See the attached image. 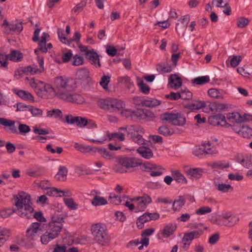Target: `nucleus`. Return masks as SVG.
<instances>
[{"instance_id":"f257e3e1","label":"nucleus","mask_w":252,"mask_h":252,"mask_svg":"<svg viewBox=\"0 0 252 252\" xmlns=\"http://www.w3.org/2000/svg\"><path fill=\"white\" fill-rule=\"evenodd\" d=\"M39 88L36 93L41 97L52 98L56 95L60 99L67 102L81 104L84 102V98L80 94L72 93L75 88V82L72 79L64 78L62 76L56 78V89L49 84L39 81Z\"/></svg>"},{"instance_id":"f03ea898","label":"nucleus","mask_w":252,"mask_h":252,"mask_svg":"<svg viewBox=\"0 0 252 252\" xmlns=\"http://www.w3.org/2000/svg\"><path fill=\"white\" fill-rule=\"evenodd\" d=\"M14 205L16 209L8 208L0 211V216L3 218L9 217L14 213H16L19 216L26 219H31L34 209L32 206L31 196L27 193L21 191L13 196Z\"/></svg>"},{"instance_id":"7ed1b4c3","label":"nucleus","mask_w":252,"mask_h":252,"mask_svg":"<svg viewBox=\"0 0 252 252\" xmlns=\"http://www.w3.org/2000/svg\"><path fill=\"white\" fill-rule=\"evenodd\" d=\"M91 231L96 242L101 246H106L110 242V238L108 235L105 225L97 223L91 226Z\"/></svg>"},{"instance_id":"20e7f679","label":"nucleus","mask_w":252,"mask_h":252,"mask_svg":"<svg viewBox=\"0 0 252 252\" xmlns=\"http://www.w3.org/2000/svg\"><path fill=\"white\" fill-rule=\"evenodd\" d=\"M99 106L106 110L110 112L119 111L125 106L124 101L116 98H108L101 99L98 101Z\"/></svg>"},{"instance_id":"39448f33","label":"nucleus","mask_w":252,"mask_h":252,"mask_svg":"<svg viewBox=\"0 0 252 252\" xmlns=\"http://www.w3.org/2000/svg\"><path fill=\"white\" fill-rule=\"evenodd\" d=\"M62 229L60 225L48 223L45 232L40 236L42 244L46 245L50 241L57 238Z\"/></svg>"},{"instance_id":"423d86ee","label":"nucleus","mask_w":252,"mask_h":252,"mask_svg":"<svg viewBox=\"0 0 252 252\" xmlns=\"http://www.w3.org/2000/svg\"><path fill=\"white\" fill-rule=\"evenodd\" d=\"M163 121L169 122L172 125L183 126L186 123L185 116L178 112H166L163 113L161 116Z\"/></svg>"},{"instance_id":"0eeeda50","label":"nucleus","mask_w":252,"mask_h":252,"mask_svg":"<svg viewBox=\"0 0 252 252\" xmlns=\"http://www.w3.org/2000/svg\"><path fill=\"white\" fill-rule=\"evenodd\" d=\"M79 48L82 52L84 53L85 57L89 60L92 64L96 67L101 66L99 56L96 51L93 49H89L88 46L80 45Z\"/></svg>"},{"instance_id":"6e6552de","label":"nucleus","mask_w":252,"mask_h":252,"mask_svg":"<svg viewBox=\"0 0 252 252\" xmlns=\"http://www.w3.org/2000/svg\"><path fill=\"white\" fill-rule=\"evenodd\" d=\"M141 169L145 172L150 173L152 177L159 176L163 174L165 169L160 165L146 162L141 164Z\"/></svg>"},{"instance_id":"1a4fd4ad","label":"nucleus","mask_w":252,"mask_h":252,"mask_svg":"<svg viewBox=\"0 0 252 252\" xmlns=\"http://www.w3.org/2000/svg\"><path fill=\"white\" fill-rule=\"evenodd\" d=\"M131 201L135 202L136 209L135 213L144 211L148 204L152 202V199L150 195L147 194H143L141 196H136L131 199Z\"/></svg>"},{"instance_id":"9d476101","label":"nucleus","mask_w":252,"mask_h":252,"mask_svg":"<svg viewBox=\"0 0 252 252\" xmlns=\"http://www.w3.org/2000/svg\"><path fill=\"white\" fill-rule=\"evenodd\" d=\"M218 221L219 224L230 227L239 221V218L230 212H226L222 214Z\"/></svg>"},{"instance_id":"9b49d317","label":"nucleus","mask_w":252,"mask_h":252,"mask_svg":"<svg viewBox=\"0 0 252 252\" xmlns=\"http://www.w3.org/2000/svg\"><path fill=\"white\" fill-rule=\"evenodd\" d=\"M125 133L123 130H120L119 129L118 132H114L112 133H108L106 136L101 137L100 139H88V140L94 143L100 144L104 143V142L107 140V138H108L109 140L114 138H116L121 141H123L125 140Z\"/></svg>"},{"instance_id":"f8f14e48","label":"nucleus","mask_w":252,"mask_h":252,"mask_svg":"<svg viewBox=\"0 0 252 252\" xmlns=\"http://www.w3.org/2000/svg\"><path fill=\"white\" fill-rule=\"evenodd\" d=\"M76 78L84 86L89 84L92 81L90 71L86 67H81L77 70Z\"/></svg>"},{"instance_id":"ddd939ff","label":"nucleus","mask_w":252,"mask_h":252,"mask_svg":"<svg viewBox=\"0 0 252 252\" xmlns=\"http://www.w3.org/2000/svg\"><path fill=\"white\" fill-rule=\"evenodd\" d=\"M121 114L126 118L129 119L133 121H137L140 120V118L143 115V112L142 109H137L136 110L126 109L123 110L121 112Z\"/></svg>"},{"instance_id":"4468645a","label":"nucleus","mask_w":252,"mask_h":252,"mask_svg":"<svg viewBox=\"0 0 252 252\" xmlns=\"http://www.w3.org/2000/svg\"><path fill=\"white\" fill-rule=\"evenodd\" d=\"M208 122L210 124L213 126L220 125L222 126L226 127L231 126V125L226 122L225 116L221 114H218L210 116L208 118Z\"/></svg>"},{"instance_id":"2eb2a0df","label":"nucleus","mask_w":252,"mask_h":252,"mask_svg":"<svg viewBox=\"0 0 252 252\" xmlns=\"http://www.w3.org/2000/svg\"><path fill=\"white\" fill-rule=\"evenodd\" d=\"M118 163L121 164L126 168L130 167H135L138 165L141 166V164L143 163L138 162L134 158H117Z\"/></svg>"},{"instance_id":"dca6fc26","label":"nucleus","mask_w":252,"mask_h":252,"mask_svg":"<svg viewBox=\"0 0 252 252\" xmlns=\"http://www.w3.org/2000/svg\"><path fill=\"white\" fill-rule=\"evenodd\" d=\"M41 225L40 222H33L27 229L26 237L31 240H34L37 238L36 233Z\"/></svg>"},{"instance_id":"f3484780","label":"nucleus","mask_w":252,"mask_h":252,"mask_svg":"<svg viewBox=\"0 0 252 252\" xmlns=\"http://www.w3.org/2000/svg\"><path fill=\"white\" fill-rule=\"evenodd\" d=\"M23 29L22 22H12L7 27H4V32L9 34L12 32L20 33Z\"/></svg>"},{"instance_id":"a211bd4d","label":"nucleus","mask_w":252,"mask_h":252,"mask_svg":"<svg viewBox=\"0 0 252 252\" xmlns=\"http://www.w3.org/2000/svg\"><path fill=\"white\" fill-rule=\"evenodd\" d=\"M176 229L177 225L175 223H169L160 231V233L163 238H168L174 234Z\"/></svg>"},{"instance_id":"6ab92c4d","label":"nucleus","mask_w":252,"mask_h":252,"mask_svg":"<svg viewBox=\"0 0 252 252\" xmlns=\"http://www.w3.org/2000/svg\"><path fill=\"white\" fill-rule=\"evenodd\" d=\"M13 92L24 100L34 101V97L31 93L22 90L14 89Z\"/></svg>"},{"instance_id":"aec40b11","label":"nucleus","mask_w":252,"mask_h":252,"mask_svg":"<svg viewBox=\"0 0 252 252\" xmlns=\"http://www.w3.org/2000/svg\"><path fill=\"white\" fill-rule=\"evenodd\" d=\"M168 82L171 87L174 90L178 89L182 84L181 78L175 74L170 75Z\"/></svg>"},{"instance_id":"412c9836","label":"nucleus","mask_w":252,"mask_h":252,"mask_svg":"<svg viewBox=\"0 0 252 252\" xmlns=\"http://www.w3.org/2000/svg\"><path fill=\"white\" fill-rule=\"evenodd\" d=\"M215 189L223 193L228 192L230 190H233V188L230 185L220 183L218 180H215L213 182Z\"/></svg>"},{"instance_id":"4be33fe9","label":"nucleus","mask_w":252,"mask_h":252,"mask_svg":"<svg viewBox=\"0 0 252 252\" xmlns=\"http://www.w3.org/2000/svg\"><path fill=\"white\" fill-rule=\"evenodd\" d=\"M137 153L144 158L150 159L154 156L152 150L146 146H141L136 150Z\"/></svg>"},{"instance_id":"5701e85b","label":"nucleus","mask_w":252,"mask_h":252,"mask_svg":"<svg viewBox=\"0 0 252 252\" xmlns=\"http://www.w3.org/2000/svg\"><path fill=\"white\" fill-rule=\"evenodd\" d=\"M95 152H97L102 158L106 159L111 160L114 158V154L106 148H95Z\"/></svg>"},{"instance_id":"b1692460","label":"nucleus","mask_w":252,"mask_h":252,"mask_svg":"<svg viewBox=\"0 0 252 252\" xmlns=\"http://www.w3.org/2000/svg\"><path fill=\"white\" fill-rule=\"evenodd\" d=\"M206 106V102L204 101H194L191 102L186 105L185 107L188 109L191 110H198L205 107Z\"/></svg>"},{"instance_id":"393cba45","label":"nucleus","mask_w":252,"mask_h":252,"mask_svg":"<svg viewBox=\"0 0 252 252\" xmlns=\"http://www.w3.org/2000/svg\"><path fill=\"white\" fill-rule=\"evenodd\" d=\"M188 175L190 176L193 179H198L202 175V169L199 168H189L186 170Z\"/></svg>"},{"instance_id":"a878e982","label":"nucleus","mask_w":252,"mask_h":252,"mask_svg":"<svg viewBox=\"0 0 252 252\" xmlns=\"http://www.w3.org/2000/svg\"><path fill=\"white\" fill-rule=\"evenodd\" d=\"M201 231L195 230L189 233H185L183 238V241L185 242H191L194 239L198 238L201 234Z\"/></svg>"},{"instance_id":"bb28decb","label":"nucleus","mask_w":252,"mask_h":252,"mask_svg":"<svg viewBox=\"0 0 252 252\" xmlns=\"http://www.w3.org/2000/svg\"><path fill=\"white\" fill-rule=\"evenodd\" d=\"M46 194L49 196H64L66 192L56 188H50L49 187L46 189Z\"/></svg>"},{"instance_id":"cd10ccee","label":"nucleus","mask_w":252,"mask_h":252,"mask_svg":"<svg viewBox=\"0 0 252 252\" xmlns=\"http://www.w3.org/2000/svg\"><path fill=\"white\" fill-rule=\"evenodd\" d=\"M227 120L232 123H242V116L238 112L229 113L227 115Z\"/></svg>"},{"instance_id":"c85d7f7f","label":"nucleus","mask_w":252,"mask_h":252,"mask_svg":"<svg viewBox=\"0 0 252 252\" xmlns=\"http://www.w3.org/2000/svg\"><path fill=\"white\" fill-rule=\"evenodd\" d=\"M8 57L10 61L18 62L22 60L23 54L20 51L13 50L11 51L10 54H8Z\"/></svg>"},{"instance_id":"c756f323","label":"nucleus","mask_w":252,"mask_h":252,"mask_svg":"<svg viewBox=\"0 0 252 252\" xmlns=\"http://www.w3.org/2000/svg\"><path fill=\"white\" fill-rule=\"evenodd\" d=\"M208 94L212 97L222 99L223 97L224 91L222 90L212 88L208 91Z\"/></svg>"},{"instance_id":"7c9ffc66","label":"nucleus","mask_w":252,"mask_h":252,"mask_svg":"<svg viewBox=\"0 0 252 252\" xmlns=\"http://www.w3.org/2000/svg\"><path fill=\"white\" fill-rule=\"evenodd\" d=\"M171 172L173 179L175 180L176 182L179 183L182 182L185 184L187 183V180L179 171L172 170Z\"/></svg>"},{"instance_id":"2f4dec72","label":"nucleus","mask_w":252,"mask_h":252,"mask_svg":"<svg viewBox=\"0 0 252 252\" xmlns=\"http://www.w3.org/2000/svg\"><path fill=\"white\" fill-rule=\"evenodd\" d=\"M137 85L140 91L144 94H148L150 91V87L147 85L139 77H137Z\"/></svg>"},{"instance_id":"473e14b6","label":"nucleus","mask_w":252,"mask_h":252,"mask_svg":"<svg viewBox=\"0 0 252 252\" xmlns=\"http://www.w3.org/2000/svg\"><path fill=\"white\" fill-rule=\"evenodd\" d=\"M203 146L204 147L206 155H214L218 153L216 147L213 145L212 143L209 141L207 143H204Z\"/></svg>"},{"instance_id":"72a5a7b5","label":"nucleus","mask_w":252,"mask_h":252,"mask_svg":"<svg viewBox=\"0 0 252 252\" xmlns=\"http://www.w3.org/2000/svg\"><path fill=\"white\" fill-rule=\"evenodd\" d=\"M22 68H23V72H24V74L26 75H33L36 74L39 71V69L37 65L34 64L25 67H22Z\"/></svg>"},{"instance_id":"f704fd0d","label":"nucleus","mask_w":252,"mask_h":252,"mask_svg":"<svg viewBox=\"0 0 252 252\" xmlns=\"http://www.w3.org/2000/svg\"><path fill=\"white\" fill-rule=\"evenodd\" d=\"M91 203L94 206H98L107 204V201L104 197L95 195L92 199Z\"/></svg>"},{"instance_id":"c9c22d12","label":"nucleus","mask_w":252,"mask_h":252,"mask_svg":"<svg viewBox=\"0 0 252 252\" xmlns=\"http://www.w3.org/2000/svg\"><path fill=\"white\" fill-rule=\"evenodd\" d=\"M173 65L167 64L164 63H161L157 65V70L160 73H168L171 72L173 69Z\"/></svg>"},{"instance_id":"e433bc0d","label":"nucleus","mask_w":252,"mask_h":252,"mask_svg":"<svg viewBox=\"0 0 252 252\" xmlns=\"http://www.w3.org/2000/svg\"><path fill=\"white\" fill-rule=\"evenodd\" d=\"M240 135L244 138H250L252 136V128L247 125H242Z\"/></svg>"},{"instance_id":"4c0bfd02","label":"nucleus","mask_w":252,"mask_h":252,"mask_svg":"<svg viewBox=\"0 0 252 252\" xmlns=\"http://www.w3.org/2000/svg\"><path fill=\"white\" fill-rule=\"evenodd\" d=\"M185 199L183 196H180L173 203V209L176 211L182 207L185 203Z\"/></svg>"},{"instance_id":"58836bf2","label":"nucleus","mask_w":252,"mask_h":252,"mask_svg":"<svg viewBox=\"0 0 252 252\" xmlns=\"http://www.w3.org/2000/svg\"><path fill=\"white\" fill-rule=\"evenodd\" d=\"M120 130H123L125 133L127 134V136L129 137L130 138H132V136L137 134L135 133L134 125L128 126L125 127H121L120 128Z\"/></svg>"},{"instance_id":"ea45409f","label":"nucleus","mask_w":252,"mask_h":252,"mask_svg":"<svg viewBox=\"0 0 252 252\" xmlns=\"http://www.w3.org/2000/svg\"><path fill=\"white\" fill-rule=\"evenodd\" d=\"M10 231L6 229L0 230V247L7 241L10 236Z\"/></svg>"},{"instance_id":"a19ab883","label":"nucleus","mask_w":252,"mask_h":252,"mask_svg":"<svg viewBox=\"0 0 252 252\" xmlns=\"http://www.w3.org/2000/svg\"><path fill=\"white\" fill-rule=\"evenodd\" d=\"M47 116L62 119L63 118V113L59 109H53L47 112Z\"/></svg>"},{"instance_id":"79ce46f5","label":"nucleus","mask_w":252,"mask_h":252,"mask_svg":"<svg viewBox=\"0 0 252 252\" xmlns=\"http://www.w3.org/2000/svg\"><path fill=\"white\" fill-rule=\"evenodd\" d=\"M68 173V170L65 166H60L59 168L58 173L55 175V178L57 180H60L61 177L63 178H65Z\"/></svg>"},{"instance_id":"37998d69","label":"nucleus","mask_w":252,"mask_h":252,"mask_svg":"<svg viewBox=\"0 0 252 252\" xmlns=\"http://www.w3.org/2000/svg\"><path fill=\"white\" fill-rule=\"evenodd\" d=\"M148 213H145L143 214L142 215L140 216L137 220V223L138 227L140 228H142V225L147 222L150 221V218Z\"/></svg>"},{"instance_id":"c03bdc74","label":"nucleus","mask_w":252,"mask_h":252,"mask_svg":"<svg viewBox=\"0 0 252 252\" xmlns=\"http://www.w3.org/2000/svg\"><path fill=\"white\" fill-rule=\"evenodd\" d=\"M143 104V106L150 107L159 105L160 102L156 98H151L150 99H144Z\"/></svg>"},{"instance_id":"a18cd8bd","label":"nucleus","mask_w":252,"mask_h":252,"mask_svg":"<svg viewBox=\"0 0 252 252\" xmlns=\"http://www.w3.org/2000/svg\"><path fill=\"white\" fill-rule=\"evenodd\" d=\"M120 82L124 83L128 90L132 89L134 87L133 83L131 81L130 78L127 76L120 77Z\"/></svg>"},{"instance_id":"49530a36","label":"nucleus","mask_w":252,"mask_h":252,"mask_svg":"<svg viewBox=\"0 0 252 252\" xmlns=\"http://www.w3.org/2000/svg\"><path fill=\"white\" fill-rule=\"evenodd\" d=\"M210 81V78L208 76H203L194 78L192 81L193 83L196 85H203Z\"/></svg>"},{"instance_id":"de8ad7c7","label":"nucleus","mask_w":252,"mask_h":252,"mask_svg":"<svg viewBox=\"0 0 252 252\" xmlns=\"http://www.w3.org/2000/svg\"><path fill=\"white\" fill-rule=\"evenodd\" d=\"M64 222V221L63 217L54 215L52 217L51 220L49 222V223L55 224L57 225H60V226L63 228V223Z\"/></svg>"},{"instance_id":"09e8293b","label":"nucleus","mask_w":252,"mask_h":252,"mask_svg":"<svg viewBox=\"0 0 252 252\" xmlns=\"http://www.w3.org/2000/svg\"><path fill=\"white\" fill-rule=\"evenodd\" d=\"M158 132L160 134L165 136H168L173 134V131H171L167 126H162L158 127Z\"/></svg>"},{"instance_id":"8fccbe9b","label":"nucleus","mask_w":252,"mask_h":252,"mask_svg":"<svg viewBox=\"0 0 252 252\" xmlns=\"http://www.w3.org/2000/svg\"><path fill=\"white\" fill-rule=\"evenodd\" d=\"M49 37V35L48 33L43 32L38 43L39 46H40L41 49H43L44 51H47L46 48H45V43H46L47 39Z\"/></svg>"},{"instance_id":"3c124183","label":"nucleus","mask_w":252,"mask_h":252,"mask_svg":"<svg viewBox=\"0 0 252 252\" xmlns=\"http://www.w3.org/2000/svg\"><path fill=\"white\" fill-rule=\"evenodd\" d=\"M64 202L68 208L71 210H76L78 208V204H76L72 198H64Z\"/></svg>"},{"instance_id":"603ef678","label":"nucleus","mask_w":252,"mask_h":252,"mask_svg":"<svg viewBox=\"0 0 252 252\" xmlns=\"http://www.w3.org/2000/svg\"><path fill=\"white\" fill-rule=\"evenodd\" d=\"M108 199L111 203L116 205H119L122 201L121 197L114 193H111L109 196Z\"/></svg>"},{"instance_id":"864d4df0","label":"nucleus","mask_w":252,"mask_h":252,"mask_svg":"<svg viewBox=\"0 0 252 252\" xmlns=\"http://www.w3.org/2000/svg\"><path fill=\"white\" fill-rule=\"evenodd\" d=\"M84 60L83 57L75 55L73 57L72 64L74 66H79L84 64Z\"/></svg>"},{"instance_id":"5fc2aeb1","label":"nucleus","mask_w":252,"mask_h":252,"mask_svg":"<svg viewBox=\"0 0 252 252\" xmlns=\"http://www.w3.org/2000/svg\"><path fill=\"white\" fill-rule=\"evenodd\" d=\"M241 164L247 168L252 167V156L246 157L241 160Z\"/></svg>"},{"instance_id":"6e6d98bb","label":"nucleus","mask_w":252,"mask_h":252,"mask_svg":"<svg viewBox=\"0 0 252 252\" xmlns=\"http://www.w3.org/2000/svg\"><path fill=\"white\" fill-rule=\"evenodd\" d=\"M30 105H27L23 102H18L13 105L14 107L16 108V111H24L28 110L30 107Z\"/></svg>"},{"instance_id":"4d7b16f0","label":"nucleus","mask_w":252,"mask_h":252,"mask_svg":"<svg viewBox=\"0 0 252 252\" xmlns=\"http://www.w3.org/2000/svg\"><path fill=\"white\" fill-rule=\"evenodd\" d=\"M110 81V76H106L103 75L102 76L100 81V85L104 89V90H106L108 89V84Z\"/></svg>"},{"instance_id":"13d9d810","label":"nucleus","mask_w":252,"mask_h":252,"mask_svg":"<svg viewBox=\"0 0 252 252\" xmlns=\"http://www.w3.org/2000/svg\"><path fill=\"white\" fill-rule=\"evenodd\" d=\"M73 54L71 50H68L66 52L63 53L62 56L63 63H66L69 62Z\"/></svg>"},{"instance_id":"bf43d9fd","label":"nucleus","mask_w":252,"mask_h":252,"mask_svg":"<svg viewBox=\"0 0 252 252\" xmlns=\"http://www.w3.org/2000/svg\"><path fill=\"white\" fill-rule=\"evenodd\" d=\"M29 111L31 112L34 117H40L43 114V111L38 108L35 107L32 105L30 106Z\"/></svg>"},{"instance_id":"052dcab7","label":"nucleus","mask_w":252,"mask_h":252,"mask_svg":"<svg viewBox=\"0 0 252 252\" xmlns=\"http://www.w3.org/2000/svg\"><path fill=\"white\" fill-rule=\"evenodd\" d=\"M181 98L183 99H190L192 98V94L188 89L182 90L180 91Z\"/></svg>"},{"instance_id":"680f3d73","label":"nucleus","mask_w":252,"mask_h":252,"mask_svg":"<svg viewBox=\"0 0 252 252\" xmlns=\"http://www.w3.org/2000/svg\"><path fill=\"white\" fill-rule=\"evenodd\" d=\"M249 23L248 19L244 17H239L237 19V26L240 28H243L247 26Z\"/></svg>"},{"instance_id":"e2e57ef3","label":"nucleus","mask_w":252,"mask_h":252,"mask_svg":"<svg viewBox=\"0 0 252 252\" xmlns=\"http://www.w3.org/2000/svg\"><path fill=\"white\" fill-rule=\"evenodd\" d=\"M8 55L4 53H0V67H6L8 65Z\"/></svg>"},{"instance_id":"0e129e2a","label":"nucleus","mask_w":252,"mask_h":252,"mask_svg":"<svg viewBox=\"0 0 252 252\" xmlns=\"http://www.w3.org/2000/svg\"><path fill=\"white\" fill-rule=\"evenodd\" d=\"M66 248L67 247L65 245H60L59 244H57L55 246V248L52 249L50 248L48 252H66Z\"/></svg>"},{"instance_id":"69168bd1","label":"nucleus","mask_w":252,"mask_h":252,"mask_svg":"<svg viewBox=\"0 0 252 252\" xmlns=\"http://www.w3.org/2000/svg\"><path fill=\"white\" fill-rule=\"evenodd\" d=\"M212 209L208 206H203L196 210V214L198 215H203L211 212Z\"/></svg>"},{"instance_id":"338daca9","label":"nucleus","mask_w":252,"mask_h":252,"mask_svg":"<svg viewBox=\"0 0 252 252\" xmlns=\"http://www.w3.org/2000/svg\"><path fill=\"white\" fill-rule=\"evenodd\" d=\"M165 97L166 98L172 100H177L181 98V94L180 92L177 93L172 92L169 94H166Z\"/></svg>"},{"instance_id":"774afa93","label":"nucleus","mask_w":252,"mask_h":252,"mask_svg":"<svg viewBox=\"0 0 252 252\" xmlns=\"http://www.w3.org/2000/svg\"><path fill=\"white\" fill-rule=\"evenodd\" d=\"M242 61L241 56H234L230 60V65L232 67H235L238 66Z\"/></svg>"}]
</instances>
